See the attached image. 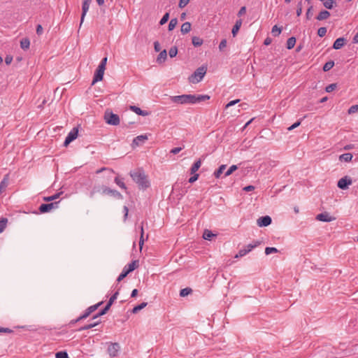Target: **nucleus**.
I'll return each mask as SVG.
<instances>
[{"label": "nucleus", "mask_w": 358, "mask_h": 358, "mask_svg": "<svg viewBox=\"0 0 358 358\" xmlns=\"http://www.w3.org/2000/svg\"><path fill=\"white\" fill-rule=\"evenodd\" d=\"M171 99L173 103H176L194 104L196 103H199L201 101H205L206 100H208V99H210V96L208 95H201V94H182V95L171 96Z\"/></svg>", "instance_id": "obj_1"}, {"label": "nucleus", "mask_w": 358, "mask_h": 358, "mask_svg": "<svg viewBox=\"0 0 358 358\" xmlns=\"http://www.w3.org/2000/svg\"><path fill=\"white\" fill-rule=\"evenodd\" d=\"M129 175L140 189H145L150 187V182L143 169L131 171Z\"/></svg>", "instance_id": "obj_2"}, {"label": "nucleus", "mask_w": 358, "mask_h": 358, "mask_svg": "<svg viewBox=\"0 0 358 358\" xmlns=\"http://www.w3.org/2000/svg\"><path fill=\"white\" fill-rule=\"evenodd\" d=\"M207 71V67L201 66L196 69V71L189 77L188 80L189 83H197L200 82L204 77Z\"/></svg>", "instance_id": "obj_3"}, {"label": "nucleus", "mask_w": 358, "mask_h": 358, "mask_svg": "<svg viewBox=\"0 0 358 358\" xmlns=\"http://www.w3.org/2000/svg\"><path fill=\"white\" fill-rule=\"evenodd\" d=\"M138 267V260H134L131 262V263L129 264L127 266H124L122 273L118 276L117 280V282H120L124 278L127 277V275L134 271L136 268Z\"/></svg>", "instance_id": "obj_4"}, {"label": "nucleus", "mask_w": 358, "mask_h": 358, "mask_svg": "<svg viewBox=\"0 0 358 358\" xmlns=\"http://www.w3.org/2000/svg\"><path fill=\"white\" fill-rule=\"evenodd\" d=\"M104 120L108 124L117 126L120 124V120L118 115L113 113L111 111L106 110L104 114Z\"/></svg>", "instance_id": "obj_5"}, {"label": "nucleus", "mask_w": 358, "mask_h": 358, "mask_svg": "<svg viewBox=\"0 0 358 358\" xmlns=\"http://www.w3.org/2000/svg\"><path fill=\"white\" fill-rule=\"evenodd\" d=\"M102 303H103V301H101V302L98 303L97 304H95L94 306H90L88 308H87L85 310V313L82 315H80L76 320H72L71 323H76V322H79V321H80L82 320L86 319L87 317H89L90 315V314L92 313L95 311L97 309V308L99 306H101Z\"/></svg>", "instance_id": "obj_6"}, {"label": "nucleus", "mask_w": 358, "mask_h": 358, "mask_svg": "<svg viewBox=\"0 0 358 358\" xmlns=\"http://www.w3.org/2000/svg\"><path fill=\"white\" fill-rule=\"evenodd\" d=\"M352 183V180L351 178L345 176L338 181L337 186L339 189L344 190L348 189L349 185Z\"/></svg>", "instance_id": "obj_7"}, {"label": "nucleus", "mask_w": 358, "mask_h": 358, "mask_svg": "<svg viewBox=\"0 0 358 358\" xmlns=\"http://www.w3.org/2000/svg\"><path fill=\"white\" fill-rule=\"evenodd\" d=\"M78 129L77 127L73 128V129L69 133L68 136H66L64 143V146L67 147L70 144V143H71L78 137Z\"/></svg>", "instance_id": "obj_8"}, {"label": "nucleus", "mask_w": 358, "mask_h": 358, "mask_svg": "<svg viewBox=\"0 0 358 358\" xmlns=\"http://www.w3.org/2000/svg\"><path fill=\"white\" fill-rule=\"evenodd\" d=\"M120 350V346L118 343H110L107 351L110 357H114L117 356L118 352Z\"/></svg>", "instance_id": "obj_9"}, {"label": "nucleus", "mask_w": 358, "mask_h": 358, "mask_svg": "<svg viewBox=\"0 0 358 358\" xmlns=\"http://www.w3.org/2000/svg\"><path fill=\"white\" fill-rule=\"evenodd\" d=\"M59 201L52 202L49 203H43L39 207L41 213L50 212L52 209L57 208Z\"/></svg>", "instance_id": "obj_10"}, {"label": "nucleus", "mask_w": 358, "mask_h": 358, "mask_svg": "<svg viewBox=\"0 0 358 358\" xmlns=\"http://www.w3.org/2000/svg\"><path fill=\"white\" fill-rule=\"evenodd\" d=\"M105 69L102 66H98L96 69L92 85H94L96 83L103 80Z\"/></svg>", "instance_id": "obj_11"}, {"label": "nucleus", "mask_w": 358, "mask_h": 358, "mask_svg": "<svg viewBox=\"0 0 358 358\" xmlns=\"http://www.w3.org/2000/svg\"><path fill=\"white\" fill-rule=\"evenodd\" d=\"M272 220L271 217L268 215H265L260 217L257 222L259 227H267L271 224Z\"/></svg>", "instance_id": "obj_12"}, {"label": "nucleus", "mask_w": 358, "mask_h": 358, "mask_svg": "<svg viewBox=\"0 0 358 358\" xmlns=\"http://www.w3.org/2000/svg\"><path fill=\"white\" fill-rule=\"evenodd\" d=\"M336 218L329 215V214L327 212L318 214L316 216V220L322 222H331L334 220Z\"/></svg>", "instance_id": "obj_13"}, {"label": "nucleus", "mask_w": 358, "mask_h": 358, "mask_svg": "<svg viewBox=\"0 0 358 358\" xmlns=\"http://www.w3.org/2000/svg\"><path fill=\"white\" fill-rule=\"evenodd\" d=\"M106 187V186H105V185L94 186V187L92 188V189L90 192V196L93 197L96 194H99V193L105 194H106V191H105Z\"/></svg>", "instance_id": "obj_14"}, {"label": "nucleus", "mask_w": 358, "mask_h": 358, "mask_svg": "<svg viewBox=\"0 0 358 358\" xmlns=\"http://www.w3.org/2000/svg\"><path fill=\"white\" fill-rule=\"evenodd\" d=\"M91 1L92 0H84V1L83 3V6H82L83 12H82L81 19H80V25L83 22L87 10H89L90 3Z\"/></svg>", "instance_id": "obj_15"}, {"label": "nucleus", "mask_w": 358, "mask_h": 358, "mask_svg": "<svg viewBox=\"0 0 358 358\" xmlns=\"http://www.w3.org/2000/svg\"><path fill=\"white\" fill-rule=\"evenodd\" d=\"M346 41L347 40L343 37L338 38L334 41L332 48L335 50H339L345 45Z\"/></svg>", "instance_id": "obj_16"}, {"label": "nucleus", "mask_w": 358, "mask_h": 358, "mask_svg": "<svg viewBox=\"0 0 358 358\" xmlns=\"http://www.w3.org/2000/svg\"><path fill=\"white\" fill-rule=\"evenodd\" d=\"M130 109L138 115L147 116V115H150V113L149 111L143 110L140 108H138L136 106H131Z\"/></svg>", "instance_id": "obj_17"}, {"label": "nucleus", "mask_w": 358, "mask_h": 358, "mask_svg": "<svg viewBox=\"0 0 358 358\" xmlns=\"http://www.w3.org/2000/svg\"><path fill=\"white\" fill-rule=\"evenodd\" d=\"M105 191H106L105 194H110V195H111L115 198H117V199L122 198V194L118 191H117L115 189H111L109 187H106Z\"/></svg>", "instance_id": "obj_18"}, {"label": "nucleus", "mask_w": 358, "mask_h": 358, "mask_svg": "<svg viewBox=\"0 0 358 358\" xmlns=\"http://www.w3.org/2000/svg\"><path fill=\"white\" fill-rule=\"evenodd\" d=\"M330 13L328 10H323L317 15L316 19L319 21L327 20L329 17Z\"/></svg>", "instance_id": "obj_19"}, {"label": "nucleus", "mask_w": 358, "mask_h": 358, "mask_svg": "<svg viewBox=\"0 0 358 358\" xmlns=\"http://www.w3.org/2000/svg\"><path fill=\"white\" fill-rule=\"evenodd\" d=\"M147 139V135H140L134 138L132 144L138 146L140 145L141 142L143 143Z\"/></svg>", "instance_id": "obj_20"}, {"label": "nucleus", "mask_w": 358, "mask_h": 358, "mask_svg": "<svg viewBox=\"0 0 358 358\" xmlns=\"http://www.w3.org/2000/svg\"><path fill=\"white\" fill-rule=\"evenodd\" d=\"M191 27V23L189 22H186L182 24L180 31L182 34H186L190 31Z\"/></svg>", "instance_id": "obj_21"}, {"label": "nucleus", "mask_w": 358, "mask_h": 358, "mask_svg": "<svg viewBox=\"0 0 358 358\" xmlns=\"http://www.w3.org/2000/svg\"><path fill=\"white\" fill-rule=\"evenodd\" d=\"M241 24H242V20L241 19L236 20V22L235 24L234 25L232 30H231V33H232V35L234 37L236 36L238 31H239V29L241 27Z\"/></svg>", "instance_id": "obj_22"}, {"label": "nucleus", "mask_w": 358, "mask_h": 358, "mask_svg": "<svg viewBox=\"0 0 358 358\" xmlns=\"http://www.w3.org/2000/svg\"><path fill=\"white\" fill-rule=\"evenodd\" d=\"M167 58V52L166 50H164L162 51H160L159 54L157 56V62L158 63H162L164 62Z\"/></svg>", "instance_id": "obj_23"}, {"label": "nucleus", "mask_w": 358, "mask_h": 358, "mask_svg": "<svg viewBox=\"0 0 358 358\" xmlns=\"http://www.w3.org/2000/svg\"><path fill=\"white\" fill-rule=\"evenodd\" d=\"M201 165V159H198L197 161H196L193 165L192 166L191 169H190V173L191 174H194L200 168Z\"/></svg>", "instance_id": "obj_24"}, {"label": "nucleus", "mask_w": 358, "mask_h": 358, "mask_svg": "<svg viewBox=\"0 0 358 358\" xmlns=\"http://www.w3.org/2000/svg\"><path fill=\"white\" fill-rule=\"evenodd\" d=\"M100 320H97L94 322H90V324H86L83 327H81L80 329H78V331H84V330H87V329H92L96 326H97L99 323H100Z\"/></svg>", "instance_id": "obj_25"}, {"label": "nucleus", "mask_w": 358, "mask_h": 358, "mask_svg": "<svg viewBox=\"0 0 358 358\" xmlns=\"http://www.w3.org/2000/svg\"><path fill=\"white\" fill-rule=\"evenodd\" d=\"M352 159V155L351 153H345L339 156L340 161L350 162Z\"/></svg>", "instance_id": "obj_26"}, {"label": "nucleus", "mask_w": 358, "mask_h": 358, "mask_svg": "<svg viewBox=\"0 0 358 358\" xmlns=\"http://www.w3.org/2000/svg\"><path fill=\"white\" fill-rule=\"evenodd\" d=\"M323 2L324 6L327 9H331L334 6H336L335 0H324Z\"/></svg>", "instance_id": "obj_27"}, {"label": "nucleus", "mask_w": 358, "mask_h": 358, "mask_svg": "<svg viewBox=\"0 0 358 358\" xmlns=\"http://www.w3.org/2000/svg\"><path fill=\"white\" fill-rule=\"evenodd\" d=\"M192 42L194 47H199L203 44V41L198 36H193L192 38Z\"/></svg>", "instance_id": "obj_28"}, {"label": "nucleus", "mask_w": 358, "mask_h": 358, "mask_svg": "<svg viewBox=\"0 0 358 358\" xmlns=\"http://www.w3.org/2000/svg\"><path fill=\"white\" fill-rule=\"evenodd\" d=\"M296 40L295 37L292 36V37L289 38L287 41V48L288 50L292 49L296 44Z\"/></svg>", "instance_id": "obj_29"}, {"label": "nucleus", "mask_w": 358, "mask_h": 358, "mask_svg": "<svg viewBox=\"0 0 358 358\" xmlns=\"http://www.w3.org/2000/svg\"><path fill=\"white\" fill-rule=\"evenodd\" d=\"M147 305H148V303L143 302V303L136 306L135 307H134V308L131 310V313L134 314H136L138 311H140L141 310H142L143 308L146 307Z\"/></svg>", "instance_id": "obj_30"}, {"label": "nucleus", "mask_w": 358, "mask_h": 358, "mask_svg": "<svg viewBox=\"0 0 358 358\" xmlns=\"http://www.w3.org/2000/svg\"><path fill=\"white\" fill-rule=\"evenodd\" d=\"M9 176L6 174L2 181L0 182V189L3 191L7 187L8 184Z\"/></svg>", "instance_id": "obj_31"}, {"label": "nucleus", "mask_w": 358, "mask_h": 358, "mask_svg": "<svg viewBox=\"0 0 358 358\" xmlns=\"http://www.w3.org/2000/svg\"><path fill=\"white\" fill-rule=\"evenodd\" d=\"M215 236H216L215 234H213V232L208 229H205L203 231V238L205 240H208V241L211 240V238Z\"/></svg>", "instance_id": "obj_32"}, {"label": "nucleus", "mask_w": 358, "mask_h": 358, "mask_svg": "<svg viewBox=\"0 0 358 358\" xmlns=\"http://www.w3.org/2000/svg\"><path fill=\"white\" fill-rule=\"evenodd\" d=\"M29 45L30 41L27 38H22V41H20V47L23 50L28 49L29 48Z\"/></svg>", "instance_id": "obj_33"}, {"label": "nucleus", "mask_w": 358, "mask_h": 358, "mask_svg": "<svg viewBox=\"0 0 358 358\" xmlns=\"http://www.w3.org/2000/svg\"><path fill=\"white\" fill-rule=\"evenodd\" d=\"M227 167V165L225 164H222L221 165L217 170H216L215 172H214V176L216 178H219L221 176V174L223 173V171L225 170Z\"/></svg>", "instance_id": "obj_34"}, {"label": "nucleus", "mask_w": 358, "mask_h": 358, "mask_svg": "<svg viewBox=\"0 0 358 358\" xmlns=\"http://www.w3.org/2000/svg\"><path fill=\"white\" fill-rule=\"evenodd\" d=\"M334 66V62L332 60H330L324 64L323 66V71L324 72L329 71L330 69H331Z\"/></svg>", "instance_id": "obj_35"}, {"label": "nucleus", "mask_w": 358, "mask_h": 358, "mask_svg": "<svg viewBox=\"0 0 358 358\" xmlns=\"http://www.w3.org/2000/svg\"><path fill=\"white\" fill-rule=\"evenodd\" d=\"M192 292V289L190 287H186L182 289L180 292V296L182 297H185Z\"/></svg>", "instance_id": "obj_36"}, {"label": "nucleus", "mask_w": 358, "mask_h": 358, "mask_svg": "<svg viewBox=\"0 0 358 358\" xmlns=\"http://www.w3.org/2000/svg\"><path fill=\"white\" fill-rule=\"evenodd\" d=\"M62 194V192H58V193H57V194H54V195H52V196H45V197H44V198H43V200H44L45 201H48V202H49V201H53V200L57 199V198H59V196H60Z\"/></svg>", "instance_id": "obj_37"}, {"label": "nucleus", "mask_w": 358, "mask_h": 358, "mask_svg": "<svg viewBox=\"0 0 358 358\" xmlns=\"http://www.w3.org/2000/svg\"><path fill=\"white\" fill-rule=\"evenodd\" d=\"M114 181L120 187L123 189H127V187L122 181V179H120L119 177H115Z\"/></svg>", "instance_id": "obj_38"}, {"label": "nucleus", "mask_w": 358, "mask_h": 358, "mask_svg": "<svg viewBox=\"0 0 358 358\" xmlns=\"http://www.w3.org/2000/svg\"><path fill=\"white\" fill-rule=\"evenodd\" d=\"M177 24H178L177 18L171 19L169 24V27H168L169 31L173 30L175 29V27H176Z\"/></svg>", "instance_id": "obj_39"}, {"label": "nucleus", "mask_w": 358, "mask_h": 358, "mask_svg": "<svg viewBox=\"0 0 358 358\" xmlns=\"http://www.w3.org/2000/svg\"><path fill=\"white\" fill-rule=\"evenodd\" d=\"M8 222V219L6 217H2L0 220V233H1L5 228L6 227V224Z\"/></svg>", "instance_id": "obj_40"}, {"label": "nucleus", "mask_w": 358, "mask_h": 358, "mask_svg": "<svg viewBox=\"0 0 358 358\" xmlns=\"http://www.w3.org/2000/svg\"><path fill=\"white\" fill-rule=\"evenodd\" d=\"M282 31V29L279 28L277 25H274L272 28L271 32L274 36H278Z\"/></svg>", "instance_id": "obj_41"}, {"label": "nucleus", "mask_w": 358, "mask_h": 358, "mask_svg": "<svg viewBox=\"0 0 358 358\" xmlns=\"http://www.w3.org/2000/svg\"><path fill=\"white\" fill-rule=\"evenodd\" d=\"M169 54L171 58L176 57L178 54V48L176 46L171 47L169 50Z\"/></svg>", "instance_id": "obj_42"}, {"label": "nucleus", "mask_w": 358, "mask_h": 358, "mask_svg": "<svg viewBox=\"0 0 358 358\" xmlns=\"http://www.w3.org/2000/svg\"><path fill=\"white\" fill-rule=\"evenodd\" d=\"M238 169V166L236 165H232L229 167V169L225 172L224 173V176L227 177V176H230L231 174H232V173L235 171H236Z\"/></svg>", "instance_id": "obj_43"}, {"label": "nucleus", "mask_w": 358, "mask_h": 358, "mask_svg": "<svg viewBox=\"0 0 358 358\" xmlns=\"http://www.w3.org/2000/svg\"><path fill=\"white\" fill-rule=\"evenodd\" d=\"M276 252H278V250L276 248L266 247L265 248V254L266 255H268L271 253H276Z\"/></svg>", "instance_id": "obj_44"}, {"label": "nucleus", "mask_w": 358, "mask_h": 358, "mask_svg": "<svg viewBox=\"0 0 358 358\" xmlns=\"http://www.w3.org/2000/svg\"><path fill=\"white\" fill-rule=\"evenodd\" d=\"M337 87L336 83H332L326 87L325 91L328 93L333 92Z\"/></svg>", "instance_id": "obj_45"}, {"label": "nucleus", "mask_w": 358, "mask_h": 358, "mask_svg": "<svg viewBox=\"0 0 358 358\" xmlns=\"http://www.w3.org/2000/svg\"><path fill=\"white\" fill-rule=\"evenodd\" d=\"M248 253V250L247 249L243 248L239 250L238 253L235 255V258H239L245 256Z\"/></svg>", "instance_id": "obj_46"}, {"label": "nucleus", "mask_w": 358, "mask_h": 358, "mask_svg": "<svg viewBox=\"0 0 358 358\" xmlns=\"http://www.w3.org/2000/svg\"><path fill=\"white\" fill-rule=\"evenodd\" d=\"M327 28L323 27H320L317 30V35L320 36V37H323L326 35L327 34Z\"/></svg>", "instance_id": "obj_47"}, {"label": "nucleus", "mask_w": 358, "mask_h": 358, "mask_svg": "<svg viewBox=\"0 0 358 358\" xmlns=\"http://www.w3.org/2000/svg\"><path fill=\"white\" fill-rule=\"evenodd\" d=\"M169 19V13H166L164 16L162 17V18L161 19V20L159 21V24L160 25H163L165 23H166L168 22Z\"/></svg>", "instance_id": "obj_48"}, {"label": "nucleus", "mask_w": 358, "mask_h": 358, "mask_svg": "<svg viewBox=\"0 0 358 358\" xmlns=\"http://www.w3.org/2000/svg\"><path fill=\"white\" fill-rule=\"evenodd\" d=\"M56 358H69L68 354L65 351H60L56 353Z\"/></svg>", "instance_id": "obj_49"}, {"label": "nucleus", "mask_w": 358, "mask_h": 358, "mask_svg": "<svg viewBox=\"0 0 358 358\" xmlns=\"http://www.w3.org/2000/svg\"><path fill=\"white\" fill-rule=\"evenodd\" d=\"M108 310L109 309H107L106 307L105 306L103 309H102L99 313H97L96 315L93 317V320H96L99 318L100 316L105 315L108 311Z\"/></svg>", "instance_id": "obj_50"}, {"label": "nucleus", "mask_w": 358, "mask_h": 358, "mask_svg": "<svg viewBox=\"0 0 358 358\" xmlns=\"http://www.w3.org/2000/svg\"><path fill=\"white\" fill-rule=\"evenodd\" d=\"M302 9H303V3L302 1H299L297 3V8H296V15L300 16L302 13Z\"/></svg>", "instance_id": "obj_51"}, {"label": "nucleus", "mask_w": 358, "mask_h": 358, "mask_svg": "<svg viewBox=\"0 0 358 358\" xmlns=\"http://www.w3.org/2000/svg\"><path fill=\"white\" fill-rule=\"evenodd\" d=\"M227 40L225 38L222 39L219 45L220 51H223L224 49L227 47Z\"/></svg>", "instance_id": "obj_52"}, {"label": "nucleus", "mask_w": 358, "mask_h": 358, "mask_svg": "<svg viewBox=\"0 0 358 358\" xmlns=\"http://www.w3.org/2000/svg\"><path fill=\"white\" fill-rule=\"evenodd\" d=\"M141 238H140V240H139V246H140V248L141 249L142 248V246L144 243V238H143V225L141 226Z\"/></svg>", "instance_id": "obj_53"}, {"label": "nucleus", "mask_w": 358, "mask_h": 358, "mask_svg": "<svg viewBox=\"0 0 358 358\" xmlns=\"http://www.w3.org/2000/svg\"><path fill=\"white\" fill-rule=\"evenodd\" d=\"M358 111V105H353L348 109V113L352 114Z\"/></svg>", "instance_id": "obj_54"}, {"label": "nucleus", "mask_w": 358, "mask_h": 358, "mask_svg": "<svg viewBox=\"0 0 358 358\" xmlns=\"http://www.w3.org/2000/svg\"><path fill=\"white\" fill-rule=\"evenodd\" d=\"M189 2V0H180L178 6L180 8H183L188 4Z\"/></svg>", "instance_id": "obj_55"}, {"label": "nucleus", "mask_w": 358, "mask_h": 358, "mask_svg": "<svg viewBox=\"0 0 358 358\" xmlns=\"http://www.w3.org/2000/svg\"><path fill=\"white\" fill-rule=\"evenodd\" d=\"M312 10H313V6H310L307 11H306V19L307 20H310L313 15V13H312Z\"/></svg>", "instance_id": "obj_56"}, {"label": "nucleus", "mask_w": 358, "mask_h": 358, "mask_svg": "<svg viewBox=\"0 0 358 358\" xmlns=\"http://www.w3.org/2000/svg\"><path fill=\"white\" fill-rule=\"evenodd\" d=\"M199 176V175L198 173H194L192 177L189 178V183L194 182L196 180H198Z\"/></svg>", "instance_id": "obj_57"}, {"label": "nucleus", "mask_w": 358, "mask_h": 358, "mask_svg": "<svg viewBox=\"0 0 358 358\" xmlns=\"http://www.w3.org/2000/svg\"><path fill=\"white\" fill-rule=\"evenodd\" d=\"M301 120L296 122L294 124L287 128L288 131L293 130L294 129L298 127L301 124Z\"/></svg>", "instance_id": "obj_58"}, {"label": "nucleus", "mask_w": 358, "mask_h": 358, "mask_svg": "<svg viewBox=\"0 0 358 358\" xmlns=\"http://www.w3.org/2000/svg\"><path fill=\"white\" fill-rule=\"evenodd\" d=\"M13 331L9 328H5V327H0V333H8L10 334L13 333Z\"/></svg>", "instance_id": "obj_59"}, {"label": "nucleus", "mask_w": 358, "mask_h": 358, "mask_svg": "<svg viewBox=\"0 0 358 358\" xmlns=\"http://www.w3.org/2000/svg\"><path fill=\"white\" fill-rule=\"evenodd\" d=\"M119 294V292H115L109 299L108 301L111 302L112 303L114 302V301L117 299V295Z\"/></svg>", "instance_id": "obj_60"}, {"label": "nucleus", "mask_w": 358, "mask_h": 358, "mask_svg": "<svg viewBox=\"0 0 358 358\" xmlns=\"http://www.w3.org/2000/svg\"><path fill=\"white\" fill-rule=\"evenodd\" d=\"M182 150V148L180 147H177V148H173L171 150V153L173 154V155H176L178 153H179L180 151Z\"/></svg>", "instance_id": "obj_61"}, {"label": "nucleus", "mask_w": 358, "mask_h": 358, "mask_svg": "<svg viewBox=\"0 0 358 358\" xmlns=\"http://www.w3.org/2000/svg\"><path fill=\"white\" fill-rule=\"evenodd\" d=\"M154 48L156 52H160L161 47H160V44L158 41L154 42Z\"/></svg>", "instance_id": "obj_62"}, {"label": "nucleus", "mask_w": 358, "mask_h": 358, "mask_svg": "<svg viewBox=\"0 0 358 358\" xmlns=\"http://www.w3.org/2000/svg\"><path fill=\"white\" fill-rule=\"evenodd\" d=\"M239 101H240V99H236L234 101H231L226 105V108L235 105L236 103H238Z\"/></svg>", "instance_id": "obj_63"}, {"label": "nucleus", "mask_w": 358, "mask_h": 358, "mask_svg": "<svg viewBox=\"0 0 358 358\" xmlns=\"http://www.w3.org/2000/svg\"><path fill=\"white\" fill-rule=\"evenodd\" d=\"M13 61V57L10 55H7L5 58V63L7 65H9Z\"/></svg>", "instance_id": "obj_64"}]
</instances>
